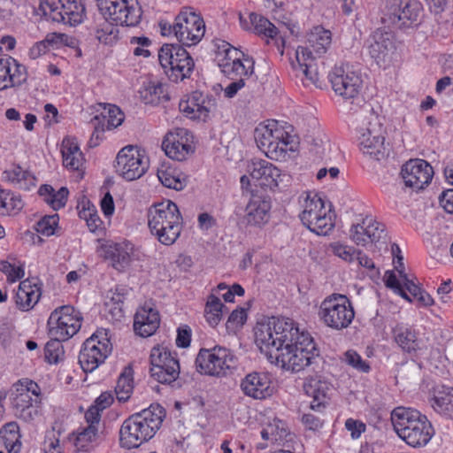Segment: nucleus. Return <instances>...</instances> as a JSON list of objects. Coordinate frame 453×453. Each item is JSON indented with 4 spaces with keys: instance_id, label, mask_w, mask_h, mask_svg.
Instances as JSON below:
<instances>
[{
    "instance_id": "nucleus-1",
    "label": "nucleus",
    "mask_w": 453,
    "mask_h": 453,
    "mask_svg": "<svg viewBox=\"0 0 453 453\" xmlns=\"http://www.w3.org/2000/svg\"><path fill=\"white\" fill-rule=\"evenodd\" d=\"M165 416V409L154 403L132 414L120 426V445L126 449H134L150 441L161 427Z\"/></svg>"
},
{
    "instance_id": "nucleus-2",
    "label": "nucleus",
    "mask_w": 453,
    "mask_h": 453,
    "mask_svg": "<svg viewBox=\"0 0 453 453\" xmlns=\"http://www.w3.org/2000/svg\"><path fill=\"white\" fill-rule=\"evenodd\" d=\"M391 421L398 436L413 448L426 446L434 434L426 416L412 408H395L391 413Z\"/></svg>"
},
{
    "instance_id": "nucleus-3",
    "label": "nucleus",
    "mask_w": 453,
    "mask_h": 453,
    "mask_svg": "<svg viewBox=\"0 0 453 453\" xmlns=\"http://www.w3.org/2000/svg\"><path fill=\"white\" fill-rule=\"evenodd\" d=\"M319 357V350L313 338L308 332L297 331L293 341H288L273 355V364L284 370L298 372L311 365Z\"/></svg>"
},
{
    "instance_id": "nucleus-4",
    "label": "nucleus",
    "mask_w": 453,
    "mask_h": 453,
    "mask_svg": "<svg viewBox=\"0 0 453 453\" xmlns=\"http://www.w3.org/2000/svg\"><path fill=\"white\" fill-rule=\"evenodd\" d=\"M299 327L288 318L269 319L266 322L257 323L255 327V342L269 362L277 355L286 342L293 341Z\"/></svg>"
},
{
    "instance_id": "nucleus-5",
    "label": "nucleus",
    "mask_w": 453,
    "mask_h": 453,
    "mask_svg": "<svg viewBox=\"0 0 453 453\" xmlns=\"http://www.w3.org/2000/svg\"><path fill=\"white\" fill-rule=\"evenodd\" d=\"M278 121L260 123L254 130V139L258 149L273 160L283 161L288 152L296 150L295 137Z\"/></svg>"
},
{
    "instance_id": "nucleus-6",
    "label": "nucleus",
    "mask_w": 453,
    "mask_h": 453,
    "mask_svg": "<svg viewBox=\"0 0 453 453\" xmlns=\"http://www.w3.org/2000/svg\"><path fill=\"white\" fill-rule=\"evenodd\" d=\"M183 219L178 206L167 200L151 206L148 226L153 236L162 244L173 245L182 230Z\"/></svg>"
},
{
    "instance_id": "nucleus-7",
    "label": "nucleus",
    "mask_w": 453,
    "mask_h": 453,
    "mask_svg": "<svg viewBox=\"0 0 453 453\" xmlns=\"http://www.w3.org/2000/svg\"><path fill=\"white\" fill-rule=\"evenodd\" d=\"M299 218L311 232L326 235L334 227V213L326 207L324 200L314 192H304L299 197Z\"/></svg>"
},
{
    "instance_id": "nucleus-8",
    "label": "nucleus",
    "mask_w": 453,
    "mask_h": 453,
    "mask_svg": "<svg viewBox=\"0 0 453 453\" xmlns=\"http://www.w3.org/2000/svg\"><path fill=\"white\" fill-rule=\"evenodd\" d=\"M318 315L327 327L342 330L351 324L355 311L351 302L346 296L332 294L321 302Z\"/></svg>"
},
{
    "instance_id": "nucleus-9",
    "label": "nucleus",
    "mask_w": 453,
    "mask_h": 453,
    "mask_svg": "<svg viewBox=\"0 0 453 453\" xmlns=\"http://www.w3.org/2000/svg\"><path fill=\"white\" fill-rule=\"evenodd\" d=\"M196 365L201 374L222 378L234 370L236 357L229 349L214 346L199 350Z\"/></svg>"
},
{
    "instance_id": "nucleus-10",
    "label": "nucleus",
    "mask_w": 453,
    "mask_h": 453,
    "mask_svg": "<svg viewBox=\"0 0 453 453\" xmlns=\"http://www.w3.org/2000/svg\"><path fill=\"white\" fill-rule=\"evenodd\" d=\"M112 351L109 330L99 329L87 339L79 354V363L85 372L95 371Z\"/></svg>"
},
{
    "instance_id": "nucleus-11",
    "label": "nucleus",
    "mask_w": 453,
    "mask_h": 453,
    "mask_svg": "<svg viewBox=\"0 0 453 453\" xmlns=\"http://www.w3.org/2000/svg\"><path fill=\"white\" fill-rule=\"evenodd\" d=\"M39 8L46 19L72 27L81 24L85 17L80 0H41Z\"/></svg>"
},
{
    "instance_id": "nucleus-12",
    "label": "nucleus",
    "mask_w": 453,
    "mask_h": 453,
    "mask_svg": "<svg viewBox=\"0 0 453 453\" xmlns=\"http://www.w3.org/2000/svg\"><path fill=\"white\" fill-rule=\"evenodd\" d=\"M97 6L104 19L120 26H136L142 13L137 0H97Z\"/></svg>"
},
{
    "instance_id": "nucleus-13",
    "label": "nucleus",
    "mask_w": 453,
    "mask_h": 453,
    "mask_svg": "<svg viewBox=\"0 0 453 453\" xmlns=\"http://www.w3.org/2000/svg\"><path fill=\"white\" fill-rule=\"evenodd\" d=\"M173 34L183 45L197 44L204 35L205 24L199 13L191 7H183L173 25Z\"/></svg>"
},
{
    "instance_id": "nucleus-14",
    "label": "nucleus",
    "mask_w": 453,
    "mask_h": 453,
    "mask_svg": "<svg viewBox=\"0 0 453 453\" xmlns=\"http://www.w3.org/2000/svg\"><path fill=\"white\" fill-rule=\"evenodd\" d=\"M82 315L72 305L56 308L48 319V329L51 337L69 340L81 327Z\"/></svg>"
},
{
    "instance_id": "nucleus-15",
    "label": "nucleus",
    "mask_w": 453,
    "mask_h": 453,
    "mask_svg": "<svg viewBox=\"0 0 453 453\" xmlns=\"http://www.w3.org/2000/svg\"><path fill=\"white\" fill-rule=\"evenodd\" d=\"M360 150L366 155L380 159L384 150V130L379 117L373 114L365 118L357 127Z\"/></svg>"
},
{
    "instance_id": "nucleus-16",
    "label": "nucleus",
    "mask_w": 453,
    "mask_h": 453,
    "mask_svg": "<svg viewBox=\"0 0 453 453\" xmlns=\"http://www.w3.org/2000/svg\"><path fill=\"white\" fill-rule=\"evenodd\" d=\"M150 376L160 383L170 384L180 374V364L176 354L168 347L157 345L152 348L150 356Z\"/></svg>"
},
{
    "instance_id": "nucleus-17",
    "label": "nucleus",
    "mask_w": 453,
    "mask_h": 453,
    "mask_svg": "<svg viewBox=\"0 0 453 453\" xmlns=\"http://www.w3.org/2000/svg\"><path fill=\"white\" fill-rule=\"evenodd\" d=\"M215 46L216 61L222 73L232 78L247 77L251 73L252 63L249 59H242V51L222 40L217 41Z\"/></svg>"
},
{
    "instance_id": "nucleus-18",
    "label": "nucleus",
    "mask_w": 453,
    "mask_h": 453,
    "mask_svg": "<svg viewBox=\"0 0 453 453\" xmlns=\"http://www.w3.org/2000/svg\"><path fill=\"white\" fill-rule=\"evenodd\" d=\"M116 173L128 181L138 180L149 168V159L143 150L128 145L121 149L115 164Z\"/></svg>"
},
{
    "instance_id": "nucleus-19",
    "label": "nucleus",
    "mask_w": 453,
    "mask_h": 453,
    "mask_svg": "<svg viewBox=\"0 0 453 453\" xmlns=\"http://www.w3.org/2000/svg\"><path fill=\"white\" fill-rule=\"evenodd\" d=\"M329 79L335 94L346 100L357 98L363 89L361 73L349 65L334 67Z\"/></svg>"
},
{
    "instance_id": "nucleus-20",
    "label": "nucleus",
    "mask_w": 453,
    "mask_h": 453,
    "mask_svg": "<svg viewBox=\"0 0 453 453\" xmlns=\"http://www.w3.org/2000/svg\"><path fill=\"white\" fill-rule=\"evenodd\" d=\"M102 426L97 416L93 412L85 413L84 423L73 430L68 436L77 451L89 452L102 441Z\"/></svg>"
},
{
    "instance_id": "nucleus-21",
    "label": "nucleus",
    "mask_w": 453,
    "mask_h": 453,
    "mask_svg": "<svg viewBox=\"0 0 453 453\" xmlns=\"http://www.w3.org/2000/svg\"><path fill=\"white\" fill-rule=\"evenodd\" d=\"M369 56L382 68L388 67L395 56L394 35L385 29H376L366 41Z\"/></svg>"
},
{
    "instance_id": "nucleus-22",
    "label": "nucleus",
    "mask_w": 453,
    "mask_h": 453,
    "mask_svg": "<svg viewBox=\"0 0 453 453\" xmlns=\"http://www.w3.org/2000/svg\"><path fill=\"white\" fill-rule=\"evenodd\" d=\"M162 147L170 158L183 161L195 151L194 137L188 129L176 128L165 135Z\"/></svg>"
},
{
    "instance_id": "nucleus-23",
    "label": "nucleus",
    "mask_w": 453,
    "mask_h": 453,
    "mask_svg": "<svg viewBox=\"0 0 453 453\" xmlns=\"http://www.w3.org/2000/svg\"><path fill=\"white\" fill-rule=\"evenodd\" d=\"M384 224L372 216L353 224L349 229V239L357 246L367 247L380 242L386 235Z\"/></svg>"
},
{
    "instance_id": "nucleus-24",
    "label": "nucleus",
    "mask_w": 453,
    "mask_h": 453,
    "mask_svg": "<svg viewBox=\"0 0 453 453\" xmlns=\"http://www.w3.org/2000/svg\"><path fill=\"white\" fill-rule=\"evenodd\" d=\"M217 108L214 98L203 95L201 92H194L186 99L180 100V111L191 119L207 121L211 112Z\"/></svg>"
},
{
    "instance_id": "nucleus-25",
    "label": "nucleus",
    "mask_w": 453,
    "mask_h": 453,
    "mask_svg": "<svg viewBox=\"0 0 453 453\" xmlns=\"http://www.w3.org/2000/svg\"><path fill=\"white\" fill-rule=\"evenodd\" d=\"M401 175L406 187L419 190L430 183L434 170L426 161L415 158L403 165Z\"/></svg>"
},
{
    "instance_id": "nucleus-26",
    "label": "nucleus",
    "mask_w": 453,
    "mask_h": 453,
    "mask_svg": "<svg viewBox=\"0 0 453 453\" xmlns=\"http://www.w3.org/2000/svg\"><path fill=\"white\" fill-rule=\"evenodd\" d=\"M249 173L256 186L273 189L282 181L281 171L264 159H254L249 165Z\"/></svg>"
},
{
    "instance_id": "nucleus-27",
    "label": "nucleus",
    "mask_w": 453,
    "mask_h": 453,
    "mask_svg": "<svg viewBox=\"0 0 453 453\" xmlns=\"http://www.w3.org/2000/svg\"><path fill=\"white\" fill-rule=\"evenodd\" d=\"M272 380L266 372H250L241 380L242 393L253 399L264 400L273 393Z\"/></svg>"
},
{
    "instance_id": "nucleus-28",
    "label": "nucleus",
    "mask_w": 453,
    "mask_h": 453,
    "mask_svg": "<svg viewBox=\"0 0 453 453\" xmlns=\"http://www.w3.org/2000/svg\"><path fill=\"white\" fill-rule=\"evenodd\" d=\"M271 208L269 198L253 194L246 204L243 219L248 226L261 228L270 220Z\"/></svg>"
},
{
    "instance_id": "nucleus-29",
    "label": "nucleus",
    "mask_w": 453,
    "mask_h": 453,
    "mask_svg": "<svg viewBox=\"0 0 453 453\" xmlns=\"http://www.w3.org/2000/svg\"><path fill=\"white\" fill-rule=\"evenodd\" d=\"M389 4V19L394 24L400 23V26H408L418 21L423 10L418 0H391Z\"/></svg>"
},
{
    "instance_id": "nucleus-30",
    "label": "nucleus",
    "mask_w": 453,
    "mask_h": 453,
    "mask_svg": "<svg viewBox=\"0 0 453 453\" xmlns=\"http://www.w3.org/2000/svg\"><path fill=\"white\" fill-rule=\"evenodd\" d=\"M25 80L23 65L11 57L0 58V90L19 85Z\"/></svg>"
},
{
    "instance_id": "nucleus-31",
    "label": "nucleus",
    "mask_w": 453,
    "mask_h": 453,
    "mask_svg": "<svg viewBox=\"0 0 453 453\" xmlns=\"http://www.w3.org/2000/svg\"><path fill=\"white\" fill-rule=\"evenodd\" d=\"M42 296L41 285L35 280H22L15 294L16 306L24 311L32 310Z\"/></svg>"
},
{
    "instance_id": "nucleus-32",
    "label": "nucleus",
    "mask_w": 453,
    "mask_h": 453,
    "mask_svg": "<svg viewBox=\"0 0 453 453\" xmlns=\"http://www.w3.org/2000/svg\"><path fill=\"white\" fill-rule=\"evenodd\" d=\"M101 250L104 257L111 261L112 266L119 271H122L131 262L134 247L129 242H121L103 245Z\"/></svg>"
},
{
    "instance_id": "nucleus-33",
    "label": "nucleus",
    "mask_w": 453,
    "mask_h": 453,
    "mask_svg": "<svg viewBox=\"0 0 453 453\" xmlns=\"http://www.w3.org/2000/svg\"><path fill=\"white\" fill-rule=\"evenodd\" d=\"M159 324V313L152 307H140L134 315V329L142 337L152 335L158 328Z\"/></svg>"
},
{
    "instance_id": "nucleus-34",
    "label": "nucleus",
    "mask_w": 453,
    "mask_h": 453,
    "mask_svg": "<svg viewBox=\"0 0 453 453\" xmlns=\"http://www.w3.org/2000/svg\"><path fill=\"white\" fill-rule=\"evenodd\" d=\"M393 334L395 342L404 352L412 354L425 348L422 340L418 337V332L411 326L398 325L394 328Z\"/></svg>"
},
{
    "instance_id": "nucleus-35",
    "label": "nucleus",
    "mask_w": 453,
    "mask_h": 453,
    "mask_svg": "<svg viewBox=\"0 0 453 453\" xmlns=\"http://www.w3.org/2000/svg\"><path fill=\"white\" fill-rule=\"evenodd\" d=\"M305 394L313 398L311 403V409L319 408L325 404L331 390L330 384L320 376H311L303 383Z\"/></svg>"
},
{
    "instance_id": "nucleus-36",
    "label": "nucleus",
    "mask_w": 453,
    "mask_h": 453,
    "mask_svg": "<svg viewBox=\"0 0 453 453\" xmlns=\"http://www.w3.org/2000/svg\"><path fill=\"white\" fill-rule=\"evenodd\" d=\"M332 42V34L321 27H316L310 34L308 46H299L297 49H306L311 56L321 58L328 50Z\"/></svg>"
},
{
    "instance_id": "nucleus-37",
    "label": "nucleus",
    "mask_w": 453,
    "mask_h": 453,
    "mask_svg": "<svg viewBox=\"0 0 453 453\" xmlns=\"http://www.w3.org/2000/svg\"><path fill=\"white\" fill-rule=\"evenodd\" d=\"M296 58L298 67L305 77L303 81L304 85H315L318 87L320 81L315 64V57L311 56V52L306 49H296Z\"/></svg>"
},
{
    "instance_id": "nucleus-38",
    "label": "nucleus",
    "mask_w": 453,
    "mask_h": 453,
    "mask_svg": "<svg viewBox=\"0 0 453 453\" xmlns=\"http://www.w3.org/2000/svg\"><path fill=\"white\" fill-rule=\"evenodd\" d=\"M3 180L23 190H30L36 185L34 174L18 165H12L4 170Z\"/></svg>"
},
{
    "instance_id": "nucleus-39",
    "label": "nucleus",
    "mask_w": 453,
    "mask_h": 453,
    "mask_svg": "<svg viewBox=\"0 0 453 453\" xmlns=\"http://www.w3.org/2000/svg\"><path fill=\"white\" fill-rule=\"evenodd\" d=\"M61 153L65 167L79 170L82 166L84 157L74 138L67 137L63 140Z\"/></svg>"
},
{
    "instance_id": "nucleus-40",
    "label": "nucleus",
    "mask_w": 453,
    "mask_h": 453,
    "mask_svg": "<svg viewBox=\"0 0 453 453\" xmlns=\"http://www.w3.org/2000/svg\"><path fill=\"white\" fill-rule=\"evenodd\" d=\"M177 59L174 66L166 71V75L169 80L173 82L181 81L188 78L194 70V61L189 53L183 48L180 54L177 55Z\"/></svg>"
},
{
    "instance_id": "nucleus-41",
    "label": "nucleus",
    "mask_w": 453,
    "mask_h": 453,
    "mask_svg": "<svg viewBox=\"0 0 453 453\" xmlns=\"http://www.w3.org/2000/svg\"><path fill=\"white\" fill-rule=\"evenodd\" d=\"M157 177L165 187L174 190H182L188 183V178L184 173L171 166L158 169Z\"/></svg>"
},
{
    "instance_id": "nucleus-42",
    "label": "nucleus",
    "mask_w": 453,
    "mask_h": 453,
    "mask_svg": "<svg viewBox=\"0 0 453 453\" xmlns=\"http://www.w3.org/2000/svg\"><path fill=\"white\" fill-rule=\"evenodd\" d=\"M38 193L43 201L55 211L65 205L69 194L66 188L62 187L56 191L50 185L41 186Z\"/></svg>"
},
{
    "instance_id": "nucleus-43",
    "label": "nucleus",
    "mask_w": 453,
    "mask_h": 453,
    "mask_svg": "<svg viewBox=\"0 0 453 453\" xmlns=\"http://www.w3.org/2000/svg\"><path fill=\"white\" fill-rule=\"evenodd\" d=\"M0 437L9 453H19L21 449L19 426L16 422L5 424L0 430Z\"/></svg>"
},
{
    "instance_id": "nucleus-44",
    "label": "nucleus",
    "mask_w": 453,
    "mask_h": 453,
    "mask_svg": "<svg viewBox=\"0 0 453 453\" xmlns=\"http://www.w3.org/2000/svg\"><path fill=\"white\" fill-rule=\"evenodd\" d=\"M23 206L24 203L19 196L0 188V215H16L22 210Z\"/></svg>"
},
{
    "instance_id": "nucleus-45",
    "label": "nucleus",
    "mask_w": 453,
    "mask_h": 453,
    "mask_svg": "<svg viewBox=\"0 0 453 453\" xmlns=\"http://www.w3.org/2000/svg\"><path fill=\"white\" fill-rule=\"evenodd\" d=\"M248 18L252 25L251 31L268 39H275L277 37L278 28L265 17L250 12Z\"/></svg>"
},
{
    "instance_id": "nucleus-46",
    "label": "nucleus",
    "mask_w": 453,
    "mask_h": 453,
    "mask_svg": "<svg viewBox=\"0 0 453 453\" xmlns=\"http://www.w3.org/2000/svg\"><path fill=\"white\" fill-rule=\"evenodd\" d=\"M288 434L287 425L280 419L274 418L268 422L261 431V436L272 443H280Z\"/></svg>"
},
{
    "instance_id": "nucleus-47",
    "label": "nucleus",
    "mask_w": 453,
    "mask_h": 453,
    "mask_svg": "<svg viewBox=\"0 0 453 453\" xmlns=\"http://www.w3.org/2000/svg\"><path fill=\"white\" fill-rule=\"evenodd\" d=\"M225 305L220 301L219 297L216 294L211 293L207 299L204 317L210 326L215 327L221 321Z\"/></svg>"
},
{
    "instance_id": "nucleus-48",
    "label": "nucleus",
    "mask_w": 453,
    "mask_h": 453,
    "mask_svg": "<svg viewBox=\"0 0 453 453\" xmlns=\"http://www.w3.org/2000/svg\"><path fill=\"white\" fill-rule=\"evenodd\" d=\"M134 389L133 371L130 367H125L119 376L117 385L115 387V394L119 402H127Z\"/></svg>"
},
{
    "instance_id": "nucleus-49",
    "label": "nucleus",
    "mask_w": 453,
    "mask_h": 453,
    "mask_svg": "<svg viewBox=\"0 0 453 453\" xmlns=\"http://www.w3.org/2000/svg\"><path fill=\"white\" fill-rule=\"evenodd\" d=\"M432 401L435 411L453 417V388L436 391Z\"/></svg>"
},
{
    "instance_id": "nucleus-50",
    "label": "nucleus",
    "mask_w": 453,
    "mask_h": 453,
    "mask_svg": "<svg viewBox=\"0 0 453 453\" xmlns=\"http://www.w3.org/2000/svg\"><path fill=\"white\" fill-rule=\"evenodd\" d=\"M118 26L114 22L104 19L96 26V37L104 44H113L119 37Z\"/></svg>"
},
{
    "instance_id": "nucleus-51",
    "label": "nucleus",
    "mask_w": 453,
    "mask_h": 453,
    "mask_svg": "<svg viewBox=\"0 0 453 453\" xmlns=\"http://www.w3.org/2000/svg\"><path fill=\"white\" fill-rule=\"evenodd\" d=\"M183 47L180 44H164L158 50V61L165 73L173 67Z\"/></svg>"
},
{
    "instance_id": "nucleus-52",
    "label": "nucleus",
    "mask_w": 453,
    "mask_h": 453,
    "mask_svg": "<svg viewBox=\"0 0 453 453\" xmlns=\"http://www.w3.org/2000/svg\"><path fill=\"white\" fill-rule=\"evenodd\" d=\"M0 271L9 282H15L25 275V264L13 257L0 262Z\"/></svg>"
},
{
    "instance_id": "nucleus-53",
    "label": "nucleus",
    "mask_w": 453,
    "mask_h": 453,
    "mask_svg": "<svg viewBox=\"0 0 453 453\" xmlns=\"http://www.w3.org/2000/svg\"><path fill=\"white\" fill-rule=\"evenodd\" d=\"M60 430L57 431L54 426L47 430L42 444L43 453H63L64 448L60 443Z\"/></svg>"
},
{
    "instance_id": "nucleus-54",
    "label": "nucleus",
    "mask_w": 453,
    "mask_h": 453,
    "mask_svg": "<svg viewBox=\"0 0 453 453\" xmlns=\"http://www.w3.org/2000/svg\"><path fill=\"white\" fill-rule=\"evenodd\" d=\"M65 339L52 337L45 345V358L50 364L58 363L64 357V347L62 342Z\"/></svg>"
},
{
    "instance_id": "nucleus-55",
    "label": "nucleus",
    "mask_w": 453,
    "mask_h": 453,
    "mask_svg": "<svg viewBox=\"0 0 453 453\" xmlns=\"http://www.w3.org/2000/svg\"><path fill=\"white\" fill-rule=\"evenodd\" d=\"M332 253L343 262L350 264L356 259L357 250L353 246L335 242L330 244Z\"/></svg>"
},
{
    "instance_id": "nucleus-56",
    "label": "nucleus",
    "mask_w": 453,
    "mask_h": 453,
    "mask_svg": "<svg viewBox=\"0 0 453 453\" xmlns=\"http://www.w3.org/2000/svg\"><path fill=\"white\" fill-rule=\"evenodd\" d=\"M79 215L81 219H84L87 222V226L92 233H96L99 228H101L103 222L100 219L95 206H84L79 211Z\"/></svg>"
},
{
    "instance_id": "nucleus-57",
    "label": "nucleus",
    "mask_w": 453,
    "mask_h": 453,
    "mask_svg": "<svg viewBox=\"0 0 453 453\" xmlns=\"http://www.w3.org/2000/svg\"><path fill=\"white\" fill-rule=\"evenodd\" d=\"M343 361L360 372L367 373L371 370L369 363L364 360L362 357L353 349H349L344 353Z\"/></svg>"
},
{
    "instance_id": "nucleus-58",
    "label": "nucleus",
    "mask_w": 453,
    "mask_h": 453,
    "mask_svg": "<svg viewBox=\"0 0 453 453\" xmlns=\"http://www.w3.org/2000/svg\"><path fill=\"white\" fill-rule=\"evenodd\" d=\"M403 257L397 256V264L395 268L399 273L401 280L403 281V287L404 291L406 290L415 297L419 291H421V288L414 281V278H409L408 275L403 272Z\"/></svg>"
},
{
    "instance_id": "nucleus-59",
    "label": "nucleus",
    "mask_w": 453,
    "mask_h": 453,
    "mask_svg": "<svg viewBox=\"0 0 453 453\" xmlns=\"http://www.w3.org/2000/svg\"><path fill=\"white\" fill-rule=\"evenodd\" d=\"M58 224V214L45 216L42 218L35 225V231L42 235L50 236L54 234L55 229Z\"/></svg>"
},
{
    "instance_id": "nucleus-60",
    "label": "nucleus",
    "mask_w": 453,
    "mask_h": 453,
    "mask_svg": "<svg viewBox=\"0 0 453 453\" xmlns=\"http://www.w3.org/2000/svg\"><path fill=\"white\" fill-rule=\"evenodd\" d=\"M113 403V396L109 392H103L95 401L94 403L87 410L85 413L93 412L96 415L98 420L101 421V412L110 407Z\"/></svg>"
},
{
    "instance_id": "nucleus-61",
    "label": "nucleus",
    "mask_w": 453,
    "mask_h": 453,
    "mask_svg": "<svg viewBox=\"0 0 453 453\" xmlns=\"http://www.w3.org/2000/svg\"><path fill=\"white\" fill-rule=\"evenodd\" d=\"M130 44L134 47L133 53L137 57L148 58L150 51L148 49L151 45V41L146 36H134L130 39Z\"/></svg>"
},
{
    "instance_id": "nucleus-62",
    "label": "nucleus",
    "mask_w": 453,
    "mask_h": 453,
    "mask_svg": "<svg viewBox=\"0 0 453 453\" xmlns=\"http://www.w3.org/2000/svg\"><path fill=\"white\" fill-rule=\"evenodd\" d=\"M164 86L161 83H150L143 91L142 97L146 104H157L164 96Z\"/></svg>"
},
{
    "instance_id": "nucleus-63",
    "label": "nucleus",
    "mask_w": 453,
    "mask_h": 453,
    "mask_svg": "<svg viewBox=\"0 0 453 453\" xmlns=\"http://www.w3.org/2000/svg\"><path fill=\"white\" fill-rule=\"evenodd\" d=\"M103 117L106 120V127L108 129L120 126L124 120L123 112L115 105H110L105 109V113Z\"/></svg>"
},
{
    "instance_id": "nucleus-64",
    "label": "nucleus",
    "mask_w": 453,
    "mask_h": 453,
    "mask_svg": "<svg viewBox=\"0 0 453 453\" xmlns=\"http://www.w3.org/2000/svg\"><path fill=\"white\" fill-rule=\"evenodd\" d=\"M385 284L388 288L393 289L396 294L400 295L404 299L412 302L407 293L404 291L403 287V281L400 279H397L396 275L391 272L388 271L385 273Z\"/></svg>"
}]
</instances>
